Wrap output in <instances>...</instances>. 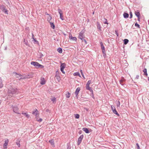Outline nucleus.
Wrapping results in <instances>:
<instances>
[{
  "mask_svg": "<svg viewBox=\"0 0 149 149\" xmlns=\"http://www.w3.org/2000/svg\"><path fill=\"white\" fill-rule=\"evenodd\" d=\"M46 81L45 79L43 77H41L40 79V83L42 85H44L45 84Z\"/></svg>",
  "mask_w": 149,
  "mask_h": 149,
  "instance_id": "obj_11",
  "label": "nucleus"
},
{
  "mask_svg": "<svg viewBox=\"0 0 149 149\" xmlns=\"http://www.w3.org/2000/svg\"><path fill=\"white\" fill-rule=\"evenodd\" d=\"M58 78H59V77H58Z\"/></svg>",
  "mask_w": 149,
  "mask_h": 149,
  "instance_id": "obj_59",
  "label": "nucleus"
},
{
  "mask_svg": "<svg viewBox=\"0 0 149 149\" xmlns=\"http://www.w3.org/2000/svg\"><path fill=\"white\" fill-rule=\"evenodd\" d=\"M91 83V80L88 81L86 84V89L88 90H89L90 91L92 90V89H91V88L90 87H89V85Z\"/></svg>",
  "mask_w": 149,
  "mask_h": 149,
  "instance_id": "obj_7",
  "label": "nucleus"
},
{
  "mask_svg": "<svg viewBox=\"0 0 149 149\" xmlns=\"http://www.w3.org/2000/svg\"><path fill=\"white\" fill-rule=\"evenodd\" d=\"M65 95L67 97L69 98L70 97V94L69 92H68L67 94H66Z\"/></svg>",
  "mask_w": 149,
  "mask_h": 149,
  "instance_id": "obj_31",
  "label": "nucleus"
},
{
  "mask_svg": "<svg viewBox=\"0 0 149 149\" xmlns=\"http://www.w3.org/2000/svg\"><path fill=\"white\" fill-rule=\"evenodd\" d=\"M67 149H70V148H69V146L67 147Z\"/></svg>",
  "mask_w": 149,
  "mask_h": 149,
  "instance_id": "obj_54",
  "label": "nucleus"
},
{
  "mask_svg": "<svg viewBox=\"0 0 149 149\" xmlns=\"http://www.w3.org/2000/svg\"><path fill=\"white\" fill-rule=\"evenodd\" d=\"M73 75L74 76H78L80 77H81L80 74L79 72H75L74 73Z\"/></svg>",
  "mask_w": 149,
  "mask_h": 149,
  "instance_id": "obj_25",
  "label": "nucleus"
},
{
  "mask_svg": "<svg viewBox=\"0 0 149 149\" xmlns=\"http://www.w3.org/2000/svg\"><path fill=\"white\" fill-rule=\"evenodd\" d=\"M111 109H112V111L116 110V109H115V107H114L113 106H111Z\"/></svg>",
  "mask_w": 149,
  "mask_h": 149,
  "instance_id": "obj_35",
  "label": "nucleus"
},
{
  "mask_svg": "<svg viewBox=\"0 0 149 149\" xmlns=\"http://www.w3.org/2000/svg\"><path fill=\"white\" fill-rule=\"evenodd\" d=\"M129 40L127 39H125L124 40V44L125 45L127 44Z\"/></svg>",
  "mask_w": 149,
  "mask_h": 149,
  "instance_id": "obj_28",
  "label": "nucleus"
},
{
  "mask_svg": "<svg viewBox=\"0 0 149 149\" xmlns=\"http://www.w3.org/2000/svg\"><path fill=\"white\" fill-rule=\"evenodd\" d=\"M57 51L60 53H61L62 52V49L61 48H58L57 49Z\"/></svg>",
  "mask_w": 149,
  "mask_h": 149,
  "instance_id": "obj_23",
  "label": "nucleus"
},
{
  "mask_svg": "<svg viewBox=\"0 0 149 149\" xmlns=\"http://www.w3.org/2000/svg\"><path fill=\"white\" fill-rule=\"evenodd\" d=\"M130 18H132V13L131 12H130Z\"/></svg>",
  "mask_w": 149,
  "mask_h": 149,
  "instance_id": "obj_41",
  "label": "nucleus"
},
{
  "mask_svg": "<svg viewBox=\"0 0 149 149\" xmlns=\"http://www.w3.org/2000/svg\"><path fill=\"white\" fill-rule=\"evenodd\" d=\"M17 93V89L16 88H10L8 90V91L9 95L10 96L14 94Z\"/></svg>",
  "mask_w": 149,
  "mask_h": 149,
  "instance_id": "obj_1",
  "label": "nucleus"
},
{
  "mask_svg": "<svg viewBox=\"0 0 149 149\" xmlns=\"http://www.w3.org/2000/svg\"><path fill=\"white\" fill-rule=\"evenodd\" d=\"M135 25L136 26H137L139 28L140 27V26L137 23H136L135 24Z\"/></svg>",
  "mask_w": 149,
  "mask_h": 149,
  "instance_id": "obj_37",
  "label": "nucleus"
},
{
  "mask_svg": "<svg viewBox=\"0 0 149 149\" xmlns=\"http://www.w3.org/2000/svg\"><path fill=\"white\" fill-rule=\"evenodd\" d=\"M14 76H15L17 78H19V77H20V78L22 79H25V78H29L31 77H29V75H27V76L26 75V76H25L24 77H21L22 76L21 75H19V74H18L17 73H14Z\"/></svg>",
  "mask_w": 149,
  "mask_h": 149,
  "instance_id": "obj_3",
  "label": "nucleus"
},
{
  "mask_svg": "<svg viewBox=\"0 0 149 149\" xmlns=\"http://www.w3.org/2000/svg\"><path fill=\"white\" fill-rule=\"evenodd\" d=\"M102 49V53L103 54H105V48L104 46V45H102L101 46Z\"/></svg>",
  "mask_w": 149,
  "mask_h": 149,
  "instance_id": "obj_19",
  "label": "nucleus"
},
{
  "mask_svg": "<svg viewBox=\"0 0 149 149\" xmlns=\"http://www.w3.org/2000/svg\"><path fill=\"white\" fill-rule=\"evenodd\" d=\"M148 81H149V77H148Z\"/></svg>",
  "mask_w": 149,
  "mask_h": 149,
  "instance_id": "obj_58",
  "label": "nucleus"
},
{
  "mask_svg": "<svg viewBox=\"0 0 149 149\" xmlns=\"http://www.w3.org/2000/svg\"><path fill=\"white\" fill-rule=\"evenodd\" d=\"M58 78H59V77H58Z\"/></svg>",
  "mask_w": 149,
  "mask_h": 149,
  "instance_id": "obj_60",
  "label": "nucleus"
},
{
  "mask_svg": "<svg viewBox=\"0 0 149 149\" xmlns=\"http://www.w3.org/2000/svg\"><path fill=\"white\" fill-rule=\"evenodd\" d=\"M136 146H137V149H140V147L139 146V145L138 143H137L136 144Z\"/></svg>",
  "mask_w": 149,
  "mask_h": 149,
  "instance_id": "obj_40",
  "label": "nucleus"
},
{
  "mask_svg": "<svg viewBox=\"0 0 149 149\" xmlns=\"http://www.w3.org/2000/svg\"><path fill=\"white\" fill-rule=\"evenodd\" d=\"M140 17H138V20L139 21H140Z\"/></svg>",
  "mask_w": 149,
  "mask_h": 149,
  "instance_id": "obj_47",
  "label": "nucleus"
},
{
  "mask_svg": "<svg viewBox=\"0 0 149 149\" xmlns=\"http://www.w3.org/2000/svg\"><path fill=\"white\" fill-rule=\"evenodd\" d=\"M49 143H51V144L52 145V146H54V141L53 140H51L49 141Z\"/></svg>",
  "mask_w": 149,
  "mask_h": 149,
  "instance_id": "obj_26",
  "label": "nucleus"
},
{
  "mask_svg": "<svg viewBox=\"0 0 149 149\" xmlns=\"http://www.w3.org/2000/svg\"><path fill=\"white\" fill-rule=\"evenodd\" d=\"M135 15L137 16V17H140V14L139 12H136L135 13Z\"/></svg>",
  "mask_w": 149,
  "mask_h": 149,
  "instance_id": "obj_29",
  "label": "nucleus"
},
{
  "mask_svg": "<svg viewBox=\"0 0 149 149\" xmlns=\"http://www.w3.org/2000/svg\"><path fill=\"white\" fill-rule=\"evenodd\" d=\"M45 14H46V15H48V16H49V15H50L49 14H48V13H45Z\"/></svg>",
  "mask_w": 149,
  "mask_h": 149,
  "instance_id": "obj_49",
  "label": "nucleus"
},
{
  "mask_svg": "<svg viewBox=\"0 0 149 149\" xmlns=\"http://www.w3.org/2000/svg\"><path fill=\"white\" fill-rule=\"evenodd\" d=\"M13 111L14 112L16 113H18V114H20V113L17 112L18 110V108H17V107H13Z\"/></svg>",
  "mask_w": 149,
  "mask_h": 149,
  "instance_id": "obj_13",
  "label": "nucleus"
},
{
  "mask_svg": "<svg viewBox=\"0 0 149 149\" xmlns=\"http://www.w3.org/2000/svg\"><path fill=\"white\" fill-rule=\"evenodd\" d=\"M36 120L39 122H41L42 121V119L41 118H39L37 117H36Z\"/></svg>",
  "mask_w": 149,
  "mask_h": 149,
  "instance_id": "obj_27",
  "label": "nucleus"
},
{
  "mask_svg": "<svg viewBox=\"0 0 149 149\" xmlns=\"http://www.w3.org/2000/svg\"><path fill=\"white\" fill-rule=\"evenodd\" d=\"M47 21L49 22H50V21L52 19V17L50 15H49L47 17Z\"/></svg>",
  "mask_w": 149,
  "mask_h": 149,
  "instance_id": "obj_20",
  "label": "nucleus"
},
{
  "mask_svg": "<svg viewBox=\"0 0 149 149\" xmlns=\"http://www.w3.org/2000/svg\"><path fill=\"white\" fill-rule=\"evenodd\" d=\"M123 16L125 18H127L128 17L129 14L126 13H124L123 14Z\"/></svg>",
  "mask_w": 149,
  "mask_h": 149,
  "instance_id": "obj_18",
  "label": "nucleus"
},
{
  "mask_svg": "<svg viewBox=\"0 0 149 149\" xmlns=\"http://www.w3.org/2000/svg\"><path fill=\"white\" fill-rule=\"evenodd\" d=\"M83 76V78H84V79H85V77H84V75H83V76Z\"/></svg>",
  "mask_w": 149,
  "mask_h": 149,
  "instance_id": "obj_55",
  "label": "nucleus"
},
{
  "mask_svg": "<svg viewBox=\"0 0 149 149\" xmlns=\"http://www.w3.org/2000/svg\"><path fill=\"white\" fill-rule=\"evenodd\" d=\"M103 56H104V57H105V56H106V54H103Z\"/></svg>",
  "mask_w": 149,
  "mask_h": 149,
  "instance_id": "obj_50",
  "label": "nucleus"
},
{
  "mask_svg": "<svg viewBox=\"0 0 149 149\" xmlns=\"http://www.w3.org/2000/svg\"><path fill=\"white\" fill-rule=\"evenodd\" d=\"M38 111L36 109V111H35L33 112V114L35 115L36 116H37L38 115Z\"/></svg>",
  "mask_w": 149,
  "mask_h": 149,
  "instance_id": "obj_15",
  "label": "nucleus"
},
{
  "mask_svg": "<svg viewBox=\"0 0 149 149\" xmlns=\"http://www.w3.org/2000/svg\"><path fill=\"white\" fill-rule=\"evenodd\" d=\"M49 23H50L51 25V27L53 29H54L55 28V26L54 24L53 23L51 22H50Z\"/></svg>",
  "mask_w": 149,
  "mask_h": 149,
  "instance_id": "obj_21",
  "label": "nucleus"
},
{
  "mask_svg": "<svg viewBox=\"0 0 149 149\" xmlns=\"http://www.w3.org/2000/svg\"><path fill=\"white\" fill-rule=\"evenodd\" d=\"M24 43L26 45H28V42L26 41L25 39L24 40Z\"/></svg>",
  "mask_w": 149,
  "mask_h": 149,
  "instance_id": "obj_38",
  "label": "nucleus"
},
{
  "mask_svg": "<svg viewBox=\"0 0 149 149\" xmlns=\"http://www.w3.org/2000/svg\"><path fill=\"white\" fill-rule=\"evenodd\" d=\"M73 37L72 36V35L71 34L69 35V38L70 39H72V38Z\"/></svg>",
  "mask_w": 149,
  "mask_h": 149,
  "instance_id": "obj_44",
  "label": "nucleus"
},
{
  "mask_svg": "<svg viewBox=\"0 0 149 149\" xmlns=\"http://www.w3.org/2000/svg\"><path fill=\"white\" fill-rule=\"evenodd\" d=\"M83 40H84V42H85V43L86 44V43H87V42H86V40H85V39H83Z\"/></svg>",
  "mask_w": 149,
  "mask_h": 149,
  "instance_id": "obj_45",
  "label": "nucleus"
},
{
  "mask_svg": "<svg viewBox=\"0 0 149 149\" xmlns=\"http://www.w3.org/2000/svg\"><path fill=\"white\" fill-rule=\"evenodd\" d=\"M125 79L124 78H123L121 79L120 81V83L122 85H123V82L125 81Z\"/></svg>",
  "mask_w": 149,
  "mask_h": 149,
  "instance_id": "obj_17",
  "label": "nucleus"
},
{
  "mask_svg": "<svg viewBox=\"0 0 149 149\" xmlns=\"http://www.w3.org/2000/svg\"><path fill=\"white\" fill-rule=\"evenodd\" d=\"M22 114L24 115L27 118H28L29 117V115L28 114H27L26 113H24V112H22Z\"/></svg>",
  "mask_w": 149,
  "mask_h": 149,
  "instance_id": "obj_22",
  "label": "nucleus"
},
{
  "mask_svg": "<svg viewBox=\"0 0 149 149\" xmlns=\"http://www.w3.org/2000/svg\"><path fill=\"white\" fill-rule=\"evenodd\" d=\"M81 74L82 76H83V75H84L83 73H81Z\"/></svg>",
  "mask_w": 149,
  "mask_h": 149,
  "instance_id": "obj_53",
  "label": "nucleus"
},
{
  "mask_svg": "<svg viewBox=\"0 0 149 149\" xmlns=\"http://www.w3.org/2000/svg\"><path fill=\"white\" fill-rule=\"evenodd\" d=\"M32 39H33V40L35 41V42H38V41H37L34 38V37H33V34H32Z\"/></svg>",
  "mask_w": 149,
  "mask_h": 149,
  "instance_id": "obj_36",
  "label": "nucleus"
},
{
  "mask_svg": "<svg viewBox=\"0 0 149 149\" xmlns=\"http://www.w3.org/2000/svg\"><path fill=\"white\" fill-rule=\"evenodd\" d=\"M120 105V102L119 101H118V103L117 104V107H119Z\"/></svg>",
  "mask_w": 149,
  "mask_h": 149,
  "instance_id": "obj_39",
  "label": "nucleus"
},
{
  "mask_svg": "<svg viewBox=\"0 0 149 149\" xmlns=\"http://www.w3.org/2000/svg\"><path fill=\"white\" fill-rule=\"evenodd\" d=\"M51 99L53 103L55 102L56 101V98L54 97H52Z\"/></svg>",
  "mask_w": 149,
  "mask_h": 149,
  "instance_id": "obj_24",
  "label": "nucleus"
},
{
  "mask_svg": "<svg viewBox=\"0 0 149 149\" xmlns=\"http://www.w3.org/2000/svg\"><path fill=\"white\" fill-rule=\"evenodd\" d=\"M145 73L146 75V76H147V75H148V74H147V72H146V73Z\"/></svg>",
  "mask_w": 149,
  "mask_h": 149,
  "instance_id": "obj_52",
  "label": "nucleus"
},
{
  "mask_svg": "<svg viewBox=\"0 0 149 149\" xmlns=\"http://www.w3.org/2000/svg\"><path fill=\"white\" fill-rule=\"evenodd\" d=\"M83 138V135H81L78 139V145H79L81 142V141Z\"/></svg>",
  "mask_w": 149,
  "mask_h": 149,
  "instance_id": "obj_9",
  "label": "nucleus"
},
{
  "mask_svg": "<svg viewBox=\"0 0 149 149\" xmlns=\"http://www.w3.org/2000/svg\"><path fill=\"white\" fill-rule=\"evenodd\" d=\"M143 72L144 73H146L147 72V70L146 69H145L143 70Z\"/></svg>",
  "mask_w": 149,
  "mask_h": 149,
  "instance_id": "obj_42",
  "label": "nucleus"
},
{
  "mask_svg": "<svg viewBox=\"0 0 149 149\" xmlns=\"http://www.w3.org/2000/svg\"><path fill=\"white\" fill-rule=\"evenodd\" d=\"M71 39L74 41H76V40L77 38L75 37H73Z\"/></svg>",
  "mask_w": 149,
  "mask_h": 149,
  "instance_id": "obj_34",
  "label": "nucleus"
},
{
  "mask_svg": "<svg viewBox=\"0 0 149 149\" xmlns=\"http://www.w3.org/2000/svg\"><path fill=\"white\" fill-rule=\"evenodd\" d=\"M80 88L79 87H78L77 88V89L75 91V94L76 95V97H77V95L79 93L80 91Z\"/></svg>",
  "mask_w": 149,
  "mask_h": 149,
  "instance_id": "obj_12",
  "label": "nucleus"
},
{
  "mask_svg": "<svg viewBox=\"0 0 149 149\" xmlns=\"http://www.w3.org/2000/svg\"><path fill=\"white\" fill-rule=\"evenodd\" d=\"M31 64L37 68H44L43 66L39 64L37 62L32 61L31 62Z\"/></svg>",
  "mask_w": 149,
  "mask_h": 149,
  "instance_id": "obj_2",
  "label": "nucleus"
},
{
  "mask_svg": "<svg viewBox=\"0 0 149 149\" xmlns=\"http://www.w3.org/2000/svg\"><path fill=\"white\" fill-rule=\"evenodd\" d=\"M8 139L5 141V143L3 144L4 149H7V146L8 145Z\"/></svg>",
  "mask_w": 149,
  "mask_h": 149,
  "instance_id": "obj_10",
  "label": "nucleus"
},
{
  "mask_svg": "<svg viewBox=\"0 0 149 149\" xmlns=\"http://www.w3.org/2000/svg\"><path fill=\"white\" fill-rule=\"evenodd\" d=\"M105 24H108V23L107 22V21L106 19V21L104 22Z\"/></svg>",
  "mask_w": 149,
  "mask_h": 149,
  "instance_id": "obj_46",
  "label": "nucleus"
},
{
  "mask_svg": "<svg viewBox=\"0 0 149 149\" xmlns=\"http://www.w3.org/2000/svg\"><path fill=\"white\" fill-rule=\"evenodd\" d=\"M113 113H114V114L117 115L118 116H119V114L117 113V111H116V109L113 111Z\"/></svg>",
  "mask_w": 149,
  "mask_h": 149,
  "instance_id": "obj_30",
  "label": "nucleus"
},
{
  "mask_svg": "<svg viewBox=\"0 0 149 149\" xmlns=\"http://www.w3.org/2000/svg\"><path fill=\"white\" fill-rule=\"evenodd\" d=\"M84 31H82L80 32L79 33V38L82 40H83V38H84Z\"/></svg>",
  "mask_w": 149,
  "mask_h": 149,
  "instance_id": "obj_6",
  "label": "nucleus"
},
{
  "mask_svg": "<svg viewBox=\"0 0 149 149\" xmlns=\"http://www.w3.org/2000/svg\"><path fill=\"white\" fill-rule=\"evenodd\" d=\"M139 75H137L135 77V79H138L139 78Z\"/></svg>",
  "mask_w": 149,
  "mask_h": 149,
  "instance_id": "obj_43",
  "label": "nucleus"
},
{
  "mask_svg": "<svg viewBox=\"0 0 149 149\" xmlns=\"http://www.w3.org/2000/svg\"><path fill=\"white\" fill-rule=\"evenodd\" d=\"M75 117L76 118H79V115L78 114H74Z\"/></svg>",
  "mask_w": 149,
  "mask_h": 149,
  "instance_id": "obj_32",
  "label": "nucleus"
},
{
  "mask_svg": "<svg viewBox=\"0 0 149 149\" xmlns=\"http://www.w3.org/2000/svg\"><path fill=\"white\" fill-rule=\"evenodd\" d=\"M100 44L101 46H102V45H103L102 42H100Z\"/></svg>",
  "mask_w": 149,
  "mask_h": 149,
  "instance_id": "obj_48",
  "label": "nucleus"
},
{
  "mask_svg": "<svg viewBox=\"0 0 149 149\" xmlns=\"http://www.w3.org/2000/svg\"><path fill=\"white\" fill-rule=\"evenodd\" d=\"M86 109V110H87V111H88V109Z\"/></svg>",
  "mask_w": 149,
  "mask_h": 149,
  "instance_id": "obj_56",
  "label": "nucleus"
},
{
  "mask_svg": "<svg viewBox=\"0 0 149 149\" xmlns=\"http://www.w3.org/2000/svg\"><path fill=\"white\" fill-rule=\"evenodd\" d=\"M58 12L59 13V14H60V19L62 20H63L64 19H63V13L62 12V10L61 9H58Z\"/></svg>",
  "mask_w": 149,
  "mask_h": 149,
  "instance_id": "obj_5",
  "label": "nucleus"
},
{
  "mask_svg": "<svg viewBox=\"0 0 149 149\" xmlns=\"http://www.w3.org/2000/svg\"><path fill=\"white\" fill-rule=\"evenodd\" d=\"M83 130L86 133H89V130L86 127L83 128Z\"/></svg>",
  "mask_w": 149,
  "mask_h": 149,
  "instance_id": "obj_14",
  "label": "nucleus"
},
{
  "mask_svg": "<svg viewBox=\"0 0 149 149\" xmlns=\"http://www.w3.org/2000/svg\"><path fill=\"white\" fill-rule=\"evenodd\" d=\"M16 143L17 145L18 146V147H20V144L19 143V141H17V142H16Z\"/></svg>",
  "mask_w": 149,
  "mask_h": 149,
  "instance_id": "obj_33",
  "label": "nucleus"
},
{
  "mask_svg": "<svg viewBox=\"0 0 149 149\" xmlns=\"http://www.w3.org/2000/svg\"><path fill=\"white\" fill-rule=\"evenodd\" d=\"M0 8L5 13L7 14H8V11L5 8V7L4 6H0Z\"/></svg>",
  "mask_w": 149,
  "mask_h": 149,
  "instance_id": "obj_8",
  "label": "nucleus"
},
{
  "mask_svg": "<svg viewBox=\"0 0 149 149\" xmlns=\"http://www.w3.org/2000/svg\"><path fill=\"white\" fill-rule=\"evenodd\" d=\"M94 12H93V14H94Z\"/></svg>",
  "mask_w": 149,
  "mask_h": 149,
  "instance_id": "obj_57",
  "label": "nucleus"
},
{
  "mask_svg": "<svg viewBox=\"0 0 149 149\" xmlns=\"http://www.w3.org/2000/svg\"><path fill=\"white\" fill-rule=\"evenodd\" d=\"M66 67V64L65 63H62L61 66V70L62 72L65 74V72L64 71V69Z\"/></svg>",
  "mask_w": 149,
  "mask_h": 149,
  "instance_id": "obj_4",
  "label": "nucleus"
},
{
  "mask_svg": "<svg viewBox=\"0 0 149 149\" xmlns=\"http://www.w3.org/2000/svg\"><path fill=\"white\" fill-rule=\"evenodd\" d=\"M97 29L100 30L101 29V27L100 24L99 23V22H97Z\"/></svg>",
  "mask_w": 149,
  "mask_h": 149,
  "instance_id": "obj_16",
  "label": "nucleus"
},
{
  "mask_svg": "<svg viewBox=\"0 0 149 149\" xmlns=\"http://www.w3.org/2000/svg\"><path fill=\"white\" fill-rule=\"evenodd\" d=\"M80 72H81V73H83V72H82V71L81 70H80Z\"/></svg>",
  "mask_w": 149,
  "mask_h": 149,
  "instance_id": "obj_51",
  "label": "nucleus"
}]
</instances>
